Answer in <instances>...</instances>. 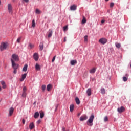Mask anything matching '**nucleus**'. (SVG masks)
<instances>
[{"instance_id": "473e14b6", "label": "nucleus", "mask_w": 131, "mask_h": 131, "mask_svg": "<svg viewBox=\"0 0 131 131\" xmlns=\"http://www.w3.org/2000/svg\"><path fill=\"white\" fill-rule=\"evenodd\" d=\"M116 48H117V49H120V48L121 47V45L120 43H116Z\"/></svg>"}, {"instance_id": "5fc2aeb1", "label": "nucleus", "mask_w": 131, "mask_h": 131, "mask_svg": "<svg viewBox=\"0 0 131 131\" xmlns=\"http://www.w3.org/2000/svg\"><path fill=\"white\" fill-rule=\"evenodd\" d=\"M35 66H39L38 64H36Z\"/></svg>"}, {"instance_id": "f257e3e1", "label": "nucleus", "mask_w": 131, "mask_h": 131, "mask_svg": "<svg viewBox=\"0 0 131 131\" xmlns=\"http://www.w3.org/2000/svg\"><path fill=\"white\" fill-rule=\"evenodd\" d=\"M94 119V116L93 114L90 117L89 120L87 121V125L92 127L93 126V122Z\"/></svg>"}, {"instance_id": "ea45409f", "label": "nucleus", "mask_w": 131, "mask_h": 131, "mask_svg": "<svg viewBox=\"0 0 131 131\" xmlns=\"http://www.w3.org/2000/svg\"><path fill=\"white\" fill-rule=\"evenodd\" d=\"M123 79L124 81H127V78H126V77H124Z\"/></svg>"}, {"instance_id": "052dcab7", "label": "nucleus", "mask_w": 131, "mask_h": 131, "mask_svg": "<svg viewBox=\"0 0 131 131\" xmlns=\"http://www.w3.org/2000/svg\"><path fill=\"white\" fill-rule=\"evenodd\" d=\"M0 5H1V1H0Z\"/></svg>"}, {"instance_id": "393cba45", "label": "nucleus", "mask_w": 131, "mask_h": 131, "mask_svg": "<svg viewBox=\"0 0 131 131\" xmlns=\"http://www.w3.org/2000/svg\"><path fill=\"white\" fill-rule=\"evenodd\" d=\"M35 20L34 19H33L32 20V27H33V28L35 27Z\"/></svg>"}, {"instance_id": "20e7f679", "label": "nucleus", "mask_w": 131, "mask_h": 131, "mask_svg": "<svg viewBox=\"0 0 131 131\" xmlns=\"http://www.w3.org/2000/svg\"><path fill=\"white\" fill-rule=\"evenodd\" d=\"M8 10L9 11V13H10V14H12L13 12V8L12 7V4H8Z\"/></svg>"}, {"instance_id": "79ce46f5", "label": "nucleus", "mask_w": 131, "mask_h": 131, "mask_svg": "<svg viewBox=\"0 0 131 131\" xmlns=\"http://www.w3.org/2000/svg\"><path fill=\"white\" fill-rule=\"evenodd\" d=\"M41 123V120H38L37 122V124H39Z\"/></svg>"}, {"instance_id": "6ab92c4d", "label": "nucleus", "mask_w": 131, "mask_h": 131, "mask_svg": "<svg viewBox=\"0 0 131 131\" xmlns=\"http://www.w3.org/2000/svg\"><path fill=\"white\" fill-rule=\"evenodd\" d=\"M1 84L2 85L3 89H6V83L5 82V81H1Z\"/></svg>"}, {"instance_id": "3c124183", "label": "nucleus", "mask_w": 131, "mask_h": 131, "mask_svg": "<svg viewBox=\"0 0 131 131\" xmlns=\"http://www.w3.org/2000/svg\"><path fill=\"white\" fill-rule=\"evenodd\" d=\"M17 61H19V58L18 57V56L17 57Z\"/></svg>"}, {"instance_id": "423d86ee", "label": "nucleus", "mask_w": 131, "mask_h": 131, "mask_svg": "<svg viewBox=\"0 0 131 131\" xmlns=\"http://www.w3.org/2000/svg\"><path fill=\"white\" fill-rule=\"evenodd\" d=\"M99 41L101 43V44H103V45H104L105 44L106 42H107V39L105 38H101Z\"/></svg>"}, {"instance_id": "cd10ccee", "label": "nucleus", "mask_w": 131, "mask_h": 131, "mask_svg": "<svg viewBox=\"0 0 131 131\" xmlns=\"http://www.w3.org/2000/svg\"><path fill=\"white\" fill-rule=\"evenodd\" d=\"M23 71H24V72H26L27 71V66L24 67L23 68Z\"/></svg>"}, {"instance_id": "a18cd8bd", "label": "nucleus", "mask_w": 131, "mask_h": 131, "mask_svg": "<svg viewBox=\"0 0 131 131\" xmlns=\"http://www.w3.org/2000/svg\"><path fill=\"white\" fill-rule=\"evenodd\" d=\"M58 105L57 104V105H56L55 111H56V110H57V108H58Z\"/></svg>"}, {"instance_id": "412c9836", "label": "nucleus", "mask_w": 131, "mask_h": 131, "mask_svg": "<svg viewBox=\"0 0 131 131\" xmlns=\"http://www.w3.org/2000/svg\"><path fill=\"white\" fill-rule=\"evenodd\" d=\"M96 70V68H93V69H92L90 70V73H95Z\"/></svg>"}, {"instance_id": "dca6fc26", "label": "nucleus", "mask_w": 131, "mask_h": 131, "mask_svg": "<svg viewBox=\"0 0 131 131\" xmlns=\"http://www.w3.org/2000/svg\"><path fill=\"white\" fill-rule=\"evenodd\" d=\"M52 89V85L49 84L47 86V90L49 92Z\"/></svg>"}, {"instance_id": "6e6d98bb", "label": "nucleus", "mask_w": 131, "mask_h": 131, "mask_svg": "<svg viewBox=\"0 0 131 131\" xmlns=\"http://www.w3.org/2000/svg\"><path fill=\"white\" fill-rule=\"evenodd\" d=\"M106 2L108 1L109 0H105Z\"/></svg>"}, {"instance_id": "2eb2a0df", "label": "nucleus", "mask_w": 131, "mask_h": 131, "mask_svg": "<svg viewBox=\"0 0 131 131\" xmlns=\"http://www.w3.org/2000/svg\"><path fill=\"white\" fill-rule=\"evenodd\" d=\"M43 49V43L42 42H40L39 45V51H42Z\"/></svg>"}, {"instance_id": "f3484780", "label": "nucleus", "mask_w": 131, "mask_h": 131, "mask_svg": "<svg viewBox=\"0 0 131 131\" xmlns=\"http://www.w3.org/2000/svg\"><path fill=\"white\" fill-rule=\"evenodd\" d=\"M39 116V114L38 112H35L34 115V117L35 119H37Z\"/></svg>"}, {"instance_id": "680f3d73", "label": "nucleus", "mask_w": 131, "mask_h": 131, "mask_svg": "<svg viewBox=\"0 0 131 131\" xmlns=\"http://www.w3.org/2000/svg\"><path fill=\"white\" fill-rule=\"evenodd\" d=\"M67 131H69V130H68Z\"/></svg>"}, {"instance_id": "e433bc0d", "label": "nucleus", "mask_w": 131, "mask_h": 131, "mask_svg": "<svg viewBox=\"0 0 131 131\" xmlns=\"http://www.w3.org/2000/svg\"><path fill=\"white\" fill-rule=\"evenodd\" d=\"M84 42H88V36L87 35H85L84 36Z\"/></svg>"}, {"instance_id": "f8f14e48", "label": "nucleus", "mask_w": 131, "mask_h": 131, "mask_svg": "<svg viewBox=\"0 0 131 131\" xmlns=\"http://www.w3.org/2000/svg\"><path fill=\"white\" fill-rule=\"evenodd\" d=\"M29 128L30 130L33 129L34 128V124L33 122H32L30 125H29Z\"/></svg>"}, {"instance_id": "f03ea898", "label": "nucleus", "mask_w": 131, "mask_h": 131, "mask_svg": "<svg viewBox=\"0 0 131 131\" xmlns=\"http://www.w3.org/2000/svg\"><path fill=\"white\" fill-rule=\"evenodd\" d=\"M12 58L11 59V63L12 66H16V64L15 63V61L17 60V55L16 54H13L12 55Z\"/></svg>"}, {"instance_id": "a19ab883", "label": "nucleus", "mask_w": 131, "mask_h": 131, "mask_svg": "<svg viewBox=\"0 0 131 131\" xmlns=\"http://www.w3.org/2000/svg\"><path fill=\"white\" fill-rule=\"evenodd\" d=\"M56 56H54L52 59V62H54L55 60Z\"/></svg>"}, {"instance_id": "6e6552de", "label": "nucleus", "mask_w": 131, "mask_h": 131, "mask_svg": "<svg viewBox=\"0 0 131 131\" xmlns=\"http://www.w3.org/2000/svg\"><path fill=\"white\" fill-rule=\"evenodd\" d=\"M26 76H27V74L25 73L21 75V78L19 79L20 81H24V79L26 78Z\"/></svg>"}, {"instance_id": "bf43d9fd", "label": "nucleus", "mask_w": 131, "mask_h": 131, "mask_svg": "<svg viewBox=\"0 0 131 131\" xmlns=\"http://www.w3.org/2000/svg\"><path fill=\"white\" fill-rule=\"evenodd\" d=\"M34 104H35V102L34 103Z\"/></svg>"}, {"instance_id": "f704fd0d", "label": "nucleus", "mask_w": 131, "mask_h": 131, "mask_svg": "<svg viewBox=\"0 0 131 131\" xmlns=\"http://www.w3.org/2000/svg\"><path fill=\"white\" fill-rule=\"evenodd\" d=\"M27 91V89L26 88V86H24L23 89V92L26 93Z\"/></svg>"}, {"instance_id": "0eeeda50", "label": "nucleus", "mask_w": 131, "mask_h": 131, "mask_svg": "<svg viewBox=\"0 0 131 131\" xmlns=\"http://www.w3.org/2000/svg\"><path fill=\"white\" fill-rule=\"evenodd\" d=\"M117 111L119 113H122L125 111V108L123 106H121L118 108Z\"/></svg>"}, {"instance_id": "c9c22d12", "label": "nucleus", "mask_w": 131, "mask_h": 131, "mask_svg": "<svg viewBox=\"0 0 131 131\" xmlns=\"http://www.w3.org/2000/svg\"><path fill=\"white\" fill-rule=\"evenodd\" d=\"M68 29V26L67 25L64 26V27H63V31H67Z\"/></svg>"}, {"instance_id": "4be33fe9", "label": "nucleus", "mask_w": 131, "mask_h": 131, "mask_svg": "<svg viewBox=\"0 0 131 131\" xmlns=\"http://www.w3.org/2000/svg\"><path fill=\"white\" fill-rule=\"evenodd\" d=\"M39 113L40 115V118L42 119L44 117V113L42 111H40Z\"/></svg>"}, {"instance_id": "4d7b16f0", "label": "nucleus", "mask_w": 131, "mask_h": 131, "mask_svg": "<svg viewBox=\"0 0 131 131\" xmlns=\"http://www.w3.org/2000/svg\"><path fill=\"white\" fill-rule=\"evenodd\" d=\"M25 66H27V64H25Z\"/></svg>"}, {"instance_id": "72a5a7b5", "label": "nucleus", "mask_w": 131, "mask_h": 131, "mask_svg": "<svg viewBox=\"0 0 131 131\" xmlns=\"http://www.w3.org/2000/svg\"><path fill=\"white\" fill-rule=\"evenodd\" d=\"M29 47H30V49H33V48H34V45H32L31 43H30L29 45Z\"/></svg>"}, {"instance_id": "b1692460", "label": "nucleus", "mask_w": 131, "mask_h": 131, "mask_svg": "<svg viewBox=\"0 0 131 131\" xmlns=\"http://www.w3.org/2000/svg\"><path fill=\"white\" fill-rule=\"evenodd\" d=\"M74 105H73V104L71 105L70 106V112H72L74 110Z\"/></svg>"}, {"instance_id": "a878e982", "label": "nucleus", "mask_w": 131, "mask_h": 131, "mask_svg": "<svg viewBox=\"0 0 131 131\" xmlns=\"http://www.w3.org/2000/svg\"><path fill=\"white\" fill-rule=\"evenodd\" d=\"M27 95V94L26 93V92H23V94H22V97L23 98H26V96Z\"/></svg>"}, {"instance_id": "7ed1b4c3", "label": "nucleus", "mask_w": 131, "mask_h": 131, "mask_svg": "<svg viewBox=\"0 0 131 131\" xmlns=\"http://www.w3.org/2000/svg\"><path fill=\"white\" fill-rule=\"evenodd\" d=\"M7 47H8V45L5 42H2L0 46V50L1 52H3L4 50H6L7 49Z\"/></svg>"}, {"instance_id": "49530a36", "label": "nucleus", "mask_w": 131, "mask_h": 131, "mask_svg": "<svg viewBox=\"0 0 131 131\" xmlns=\"http://www.w3.org/2000/svg\"><path fill=\"white\" fill-rule=\"evenodd\" d=\"M26 3H28L29 2V0H24Z\"/></svg>"}, {"instance_id": "1a4fd4ad", "label": "nucleus", "mask_w": 131, "mask_h": 131, "mask_svg": "<svg viewBox=\"0 0 131 131\" xmlns=\"http://www.w3.org/2000/svg\"><path fill=\"white\" fill-rule=\"evenodd\" d=\"M14 112V108L11 107L9 110V116H12Z\"/></svg>"}, {"instance_id": "2f4dec72", "label": "nucleus", "mask_w": 131, "mask_h": 131, "mask_svg": "<svg viewBox=\"0 0 131 131\" xmlns=\"http://www.w3.org/2000/svg\"><path fill=\"white\" fill-rule=\"evenodd\" d=\"M101 93L102 94H105V89H104V88H103V89H102L101 90Z\"/></svg>"}, {"instance_id": "5701e85b", "label": "nucleus", "mask_w": 131, "mask_h": 131, "mask_svg": "<svg viewBox=\"0 0 131 131\" xmlns=\"http://www.w3.org/2000/svg\"><path fill=\"white\" fill-rule=\"evenodd\" d=\"M16 66H13V68L14 69V71H13V73H14V74H16V73H17V68H16Z\"/></svg>"}, {"instance_id": "9b49d317", "label": "nucleus", "mask_w": 131, "mask_h": 131, "mask_svg": "<svg viewBox=\"0 0 131 131\" xmlns=\"http://www.w3.org/2000/svg\"><path fill=\"white\" fill-rule=\"evenodd\" d=\"M86 94L88 96H91V94H92V90L91 89V88H89L86 91Z\"/></svg>"}, {"instance_id": "8fccbe9b", "label": "nucleus", "mask_w": 131, "mask_h": 131, "mask_svg": "<svg viewBox=\"0 0 131 131\" xmlns=\"http://www.w3.org/2000/svg\"><path fill=\"white\" fill-rule=\"evenodd\" d=\"M63 41H64V42H66V37H64Z\"/></svg>"}, {"instance_id": "4468645a", "label": "nucleus", "mask_w": 131, "mask_h": 131, "mask_svg": "<svg viewBox=\"0 0 131 131\" xmlns=\"http://www.w3.org/2000/svg\"><path fill=\"white\" fill-rule=\"evenodd\" d=\"M53 31L52 30L50 29L49 31V34L48 35V38H50L52 35Z\"/></svg>"}, {"instance_id": "c85d7f7f", "label": "nucleus", "mask_w": 131, "mask_h": 131, "mask_svg": "<svg viewBox=\"0 0 131 131\" xmlns=\"http://www.w3.org/2000/svg\"><path fill=\"white\" fill-rule=\"evenodd\" d=\"M21 39H22V36H20L18 38L17 40V42L18 43H20L21 42Z\"/></svg>"}, {"instance_id": "4c0bfd02", "label": "nucleus", "mask_w": 131, "mask_h": 131, "mask_svg": "<svg viewBox=\"0 0 131 131\" xmlns=\"http://www.w3.org/2000/svg\"><path fill=\"white\" fill-rule=\"evenodd\" d=\"M104 121L105 122L108 121V117L107 116H105L104 118Z\"/></svg>"}, {"instance_id": "37998d69", "label": "nucleus", "mask_w": 131, "mask_h": 131, "mask_svg": "<svg viewBox=\"0 0 131 131\" xmlns=\"http://www.w3.org/2000/svg\"><path fill=\"white\" fill-rule=\"evenodd\" d=\"M114 5V4L113 3H111L110 4V7H113Z\"/></svg>"}, {"instance_id": "603ef678", "label": "nucleus", "mask_w": 131, "mask_h": 131, "mask_svg": "<svg viewBox=\"0 0 131 131\" xmlns=\"http://www.w3.org/2000/svg\"><path fill=\"white\" fill-rule=\"evenodd\" d=\"M2 91V87L0 86V92Z\"/></svg>"}, {"instance_id": "09e8293b", "label": "nucleus", "mask_w": 131, "mask_h": 131, "mask_svg": "<svg viewBox=\"0 0 131 131\" xmlns=\"http://www.w3.org/2000/svg\"><path fill=\"white\" fill-rule=\"evenodd\" d=\"M62 130H63V131H66L64 127H63V128H62Z\"/></svg>"}, {"instance_id": "aec40b11", "label": "nucleus", "mask_w": 131, "mask_h": 131, "mask_svg": "<svg viewBox=\"0 0 131 131\" xmlns=\"http://www.w3.org/2000/svg\"><path fill=\"white\" fill-rule=\"evenodd\" d=\"M77 61L75 60H71V64L72 66H74V65H75V64H77Z\"/></svg>"}, {"instance_id": "7c9ffc66", "label": "nucleus", "mask_w": 131, "mask_h": 131, "mask_svg": "<svg viewBox=\"0 0 131 131\" xmlns=\"http://www.w3.org/2000/svg\"><path fill=\"white\" fill-rule=\"evenodd\" d=\"M35 70H36V71H39V70H40V66H36Z\"/></svg>"}, {"instance_id": "9d476101", "label": "nucleus", "mask_w": 131, "mask_h": 131, "mask_svg": "<svg viewBox=\"0 0 131 131\" xmlns=\"http://www.w3.org/2000/svg\"><path fill=\"white\" fill-rule=\"evenodd\" d=\"M33 58L35 61H38L39 59L38 55L37 53H35L33 55Z\"/></svg>"}, {"instance_id": "a211bd4d", "label": "nucleus", "mask_w": 131, "mask_h": 131, "mask_svg": "<svg viewBox=\"0 0 131 131\" xmlns=\"http://www.w3.org/2000/svg\"><path fill=\"white\" fill-rule=\"evenodd\" d=\"M75 101H76V103L77 105H79L80 103V100L78 98V97H76L75 98Z\"/></svg>"}, {"instance_id": "e2e57ef3", "label": "nucleus", "mask_w": 131, "mask_h": 131, "mask_svg": "<svg viewBox=\"0 0 131 131\" xmlns=\"http://www.w3.org/2000/svg\"><path fill=\"white\" fill-rule=\"evenodd\" d=\"M130 66H131V64H130Z\"/></svg>"}, {"instance_id": "c756f323", "label": "nucleus", "mask_w": 131, "mask_h": 131, "mask_svg": "<svg viewBox=\"0 0 131 131\" xmlns=\"http://www.w3.org/2000/svg\"><path fill=\"white\" fill-rule=\"evenodd\" d=\"M46 85H42V86H41V89H42V92H45V90H46Z\"/></svg>"}, {"instance_id": "58836bf2", "label": "nucleus", "mask_w": 131, "mask_h": 131, "mask_svg": "<svg viewBox=\"0 0 131 131\" xmlns=\"http://www.w3.org/2000/svg\"><path fill=\"white\" fill-rule=\"evenodd\" d=\"M36 13H37V14H40V10L37 9L36 10Z\"/></svg>"}, {"instance_id": "39448f33", "label": "nucleus", "mask_w": 131, "mask_h": 131, "mask_svg": "<svg viewBox=\"0 0 131 131\" xmlns=\"http://www.w3.org/2000/svg\"><path fill=\"white\" fill-rule=\"evenodd\" d=\"M88 117L86 115H83L81 116L80 118V120L81 122H83L84 121H85L88 119Z\"/></svg>"}, {"instance_id": "13d9d810", "label": "nucleus", "mask_w": 131, "mask_h": 131, "mask_svg": "<svg viewBox=\"0 0 131 131\" xmlns=\"http://www.w3.org/2000/svg\"><path fill=\"white\" fill-rule=\"evenodd\" d=\"M13 2H15V0H13Z\"/></svg>"}, {"instance_id": "de8ad7c7", "label": "nucleus", "mask_w": 131, "mask_h": 131, "mask_svg": "<svg viewBox=\"0 0 131 131\" xmlns=\"http://www.w3.org/2000/svg\"><path fill=\"white\" fill-rule=\"evenodd\" d=\"M105 21L104 20H102L101 21V23L103 24V23H104Z\"/></svg>"}, {"instance_id": "ddd939ff", "label": "nucleus", "mask_w": 131, "mask_h": 131, "mask_svg": "<svg viewBox=\"0 0 131 131\" xmlns=\"http://www.w3.org/2000/svg\"><path fill=\"white\" fill-rule=\"evenodd\" d=\"M77 9V6L75 5L71 6L70 10H75Z\"/></svg>"}, {"instance_id": "bb28decb", "label": "nucleus", "mask_w": 131, "mask_h": 131, "mask_svg": "<svg viewBox=\"0 0 131 131\" xmlns=\"http://www.w3.org/2000/svg\"><path fill=\"white\" fill-rule=\"evenodd\" d=\"M86 18L83 16V19H82V20L81 21V23L82 24H84L86 23Z\"/></svg>"}, {"instance_id": "864d4df0", "label": "nucleus", "mask_w": 131, "mask_h": 131, "mask_svg": "<svg viewBox=\"0 0 131 131\" xmlns=\"http://www.w3.org/2000/svg\"><path fill=\"white\" fill-rule=\"evenodd\" d=\"M0 131H3V129L2 128H0Z\"/></svg>"}, {"instance_id": "c03bdc74", "label": "nucleus", "mask_w": 131, "mask_h": 131, "mask_svg": "<svg viewBox=\"0 0 131 131\" xmlns=\"http://www.w3.org/2000/svg\"><path fill=\"white\" fill-rule=\"evenodd\" d=\"M23 124H25V120L24 119H23Z\"/></svg>"}]
</instances>
